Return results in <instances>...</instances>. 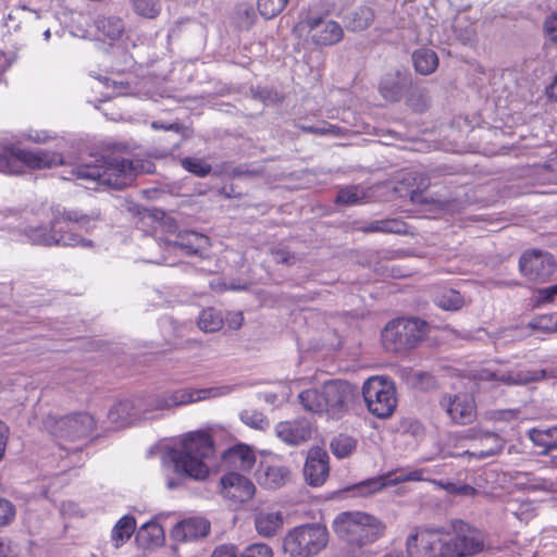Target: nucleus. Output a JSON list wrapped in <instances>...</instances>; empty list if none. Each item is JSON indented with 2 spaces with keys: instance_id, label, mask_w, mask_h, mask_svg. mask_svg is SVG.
I'll return each instance as SVG.
<instances>
[{
  "instance_id": "50",
  "label": "nucleus",
  "mask_w": 557,
  "mask_h": 557,
  "mask_svg": "<svg viewBox=\"0 0 557 557\" xmlns=\"http://www.w3.org/2000/svg\"><path fill=\"white\" fill-rule=\"evenodd\" d=\"M18 546L10 539H0V557H17Z\"/></svg>"
},
{
  "instance_id": "8",
  "label": "nucleus",
  "mask_w": 557,
  "mask_h": 557,
  "mask_svg": "<svg viewBox=\"0 0 557 557\" xmlns=\"http://www.w3.org/2000/svg\"><path fill=\"white\" fill-rule=\"evenodd\" d=\"M63 154L49 149H23L3 147L0 149V172L22 174L25 169L45 170L62 165Z\"/></svg>"
},
{
  "instance_id": "55",
  "label": "nucleus",
  "mask_w": 557,
  "mask_h": 557,
  "mask_svg": "<svg viewBox=\"0 0 557 557\" xmlns=\"http://www.w3.org/2000/svg\"><path fill=\"white\" fill-rule=\"evenodd\" d=\"M11 65L8 55L0 50V75H2Z\"/></svg>"
},
{
  "instance_id": "6",
  "label": "nucleus",
  "mask_w": 557,
  "mask_h": 557,
  "mask_svg": "<svg viewBox=\"0 0 557 557\" xmlns=\"http://www.w3.org/2000/svg\"><path fill=\"white\" fill-rule=\"evenodd\" d=\"M430 471L428 469H414L411 471L396 470L382 474L377 478L366 480L355 486L358 494L361 496H368L381 491L383 487L389 484H397L407 481H431L440 488L446 491L451 495H462L467 497H473L476 494V488L465 483H454L445 481L431 480L426 474Z\"/></svg>"
},
{
  "instance_id": "32",
  "label": "nucleus",
  "mask_w": 557,
  "mask_h": 557,
  "mask_svg": "<svg viewBox=\"0 0 557 557\" xmlns=\"http://www.w3.org/2000/svg\"><path fill=\"white\" fill-rule=\"evenodd\" d=\"M264 484L271 488H277L290 481L289 469L283 466H269L264 472Z\"/></svg>"
},
{
  "instance_id": "38",
  "label": "nucleus",
  "mask_w": 557,
  "mask_h": 557,
  "mask_svg": "<svg viewBox=\"0 0 557 557\" xmlns=\"http://www.w3.org/2000/svg\"><path fill=\"white\" fill-rule=\"evenodd\" d=\"M366 193L358 186H347L342 188L335 199L337 205L354 206L364 199Z\"/></svg>"
},
{
  "instance_id": "61",
  "label": "nucleus",
  "mask_w": 557,
  "mask_h": 557,
  "mask_svg": "<svg viewBox=\"0 0 557 557\" xmlns=\"http://www.w3.org/2000/svg\"><path fill=\"white\" fill-rule=\"evenodd\" d=\"M384 557H410V555L407 553H404L403 550H391L388 552Z\"/></svg>"
},
{
  "instance_id": "24",
  "label": "nucleus",
  "mask_w": 557,
  "mask_h": 557,
  "mask_svg": "<svg viewBox=\"0 0 557 557\" xmlns=\"http://www.w3.org/2000/svg\"><path fill=\"white\" fill-rule=\"evenodd\" d=\"M363 233H385L405 235L408 233V225L400 219H384L372 221L360 228Z\"/></svg>"
},
{
  "instance_id": "16",
  "label": "nucleus",
  "mask_w": 557,
  "mask_h": 557,
  "mask_svg": "<svg viewBox=\"0 0 557 557\" xmlns=\"http://www.w3.org/2000/svg\"><path fill=\"white\" fill-rule=\"evenodd\" d=\"M218 491L230 506L238 508L252 500L256 494V485L243 474L230 471L220 479Z\"/></svg>"
},
{
  "instance_id": "40",
  "label": "nucleus",
  "mask_w": 557,
  "mask_h": 557,
  "mask_svg": "<svg viewBox=\"0 0 557 557\" xmlns=\"http://www.w3.org/2000/svg\"><path fill=\"white\" fill-rule=\"evenodd\" d=\"M300 129L304 133L318 136L331 135L334 137H342L345 135V131L342 127L333 125L326 121H322L320 126L301 125Z\"/></svg>"
},
{
  "instance_id": "39",
  "label": "nucleus",
  "mask_w": 557,
  "mask_h": 557,
  "mask_svg": "<svg viewBox=\"0 0 557 557\" xmlns=\"http://www.w3.org/2000/svg\"><path fill=\"white\" fill-rule=\"evenodd\" d=\"M221 467L233 463L237 469L248 472L256 463V455H220Z\"/></svg>"
},
{
  "instance_id": "21",
  "label": "nucleus",
  "mask_w": 557,
  "mask_h": 557,
  "mask_svg": "<svg viewBox=\"0 0 557 557\" xmlns=\"http://www.w3.org/2000/svg\"><path fill=\"white\" fill-rule=\"evenodd\" d=\"M210 522L201 517H190L178 522L172 535L176 541L188 542L206 537L210 533Z\"/></svg>"
},
{
  "instance_id": "34",
  "label": "nucleus",
  "mask_w": 557,
  "mask_h": 557,
  "mask_svg": "<svg viewBox=\"0 0 557 557\" xmlns=\"http://www.w3.org/2000/svg\"><path fill=\"white\" fill-rule=\"evenodd\" d=\"M212 395L213 388L183 389L175 392L172 396V400L177 405H187L206 399Z\"/></svg>"
},
{
  "instance_id": "54",
  "label": "nucleus",
  "mask_w": 557,
  "mask_h": 557,
  "mask_svg": "<svg viewBox=\"0 0 557 557\" xmlns=\"http://www.w3.org/2000/svg\"><path fill=\"white\" fill-rule=\"evenodd\" d=\"M546 95L548 99L557 101V74L555 75L550 85L546 87Z\"/></svg>"
},
{
  "instance_id": "7",
  "label": "nucleus",
  "mask_w": 557,
  "mask_h": 557,
  "mask_svg": "<svg viewBox=\"0 0 557 557\" xmlns=\"http://www.w3.org/2000/svg\"><path fill=\"white\" fill-rule=\"evenodd\" d=\"M46 425L59 441L60 448L65 450H81L98 436L95 418L85 412L64 416Z\"/></svg>"
},
{
  "instance_id": "37",
  "label": "nucleus",
  "mask_w": 557,
  "mask_h": 557,
  "mask_svg": "<svg viewBox=\"0 0 557 557\" xmlns=\"http://www.w3.org/2000/svg\"><path fill=\"white\" fill-rule=\"evenodd\" d=\"M181 165L197 177H206L212 171L211 164L201 158L186 157L181 160Z\"/></svg>"
},
{
  "instance_id": "43",
  "label": "nucleus",
  "mask_w": 557,
  "mask_h": 557,
  "mask_svg": "<svg viewBox=\"0 0 557 557\" xmlns=\"http://www.w3.org/2000/svg\"><path fill=\"white\" fill-rule=\"evenodd\" d=\"M257 14L251 5H243L237 11V23L242 29H250L256 23Z\"/></svg>"
},
{
  "instance_id": "26",
  "label": "nucleus",
  "mask_w": 557,
  "mask_h": 557,
  "mask_svg": "<svg viewBox=\"0 0 557 557\" xmlns=\"http://www.w3.org/2000/svg\"><path fill=\"white\" fill-rule=\"evenodd\" d=\"M414 69L421 75L433 73L438 66V57L435 51L429 48H420L412 54Z\"/></svg>"
},
{
  "instance_id": "58",
  "label": "nucleus",
  "mask_w": 557,
  "mask_h": 557,
  "mask_svg": "<svg viewBox=\"0 0 557 557\" xmlns=\"http://www.w3.org/2000/svg\"><path fill=\"white\" fill-rule=\"evenodd\" d=\"M410 200L413 203H428V200L423 198L422 193L416 189L410 191Z\"/></svg>"
},
{
  "instance_id": "25",
  "label": "nucleus",
  "mask_w": 557,
  "mask_h": 557,
  "mask_svg": "<svg viewBox=\"0 0 557 557\" xmlns=\"http://www.w3.org/2000/svg\"><path fill=\"white\" fill-rule=\"evenodd\" d=\"M433 301L437 307L450 311L459 310L465 304L458 290L447 287L437 288L433 294Z\"/></svg>"
},
{
  "instance_id": "44",
  "label": "nucleus",
  "mask_w": 557,
  "mask_h": 557,
  "mask_svg": "<svg viewBox=\"0 0 557 557\" xmlns=\"http://www.w3.org/2000/svg\"><path fill=\"white\" fill-rule=\"evenodd\" d=\"M240 555L242 557H273V550L268 544L253 543L248 545Z\"/></svg>"
},
{
  "instance_id": "53",
  "label": "nucleus",
  "mask_w": 557,
  "mask_h": 557,
  "mask_svg": "<svg viewBox=\"0 0 557 557\" xmlns=\"http://www.w3.org/2000/svg\"><path fill=\"white\" fill-rule=\"evenodd\" d=\"M10 435L9 426L0 420V453L5 451L7 443Z\"/></svg>"
},
{
  "instance_id": "2",
  "label": "nucleus",
  "mask_w": 557,
  "mask_h": 557,
  "mask_svg": "<svg viewBox=\"0 0 557 557\" xmlns=\"http://www.w3.org/2000/svg\"><path fill=\"white\" fill-rule=\"evenodd\" d=\"M252 453L247 444L238 443L223 425L206 424L186 432L177 438L161 441L157 453Z\"/></svg>"
},
{
  "instance_id": "4",
  "label": "nucleus",
  "mask_w": 557,
  "mask_h": 557,
  "mask_svg": "<svg viewBox=\"0 0 557 557\" xmlns=\"http://www.w3.org/2000/svg\"><path fill=\"white\" fill-rule=\"evenodd\" d=\"M293 34L305 38L317 47H331L341 42L344 38L342 25L330 17V11L320 4H310L304 8L297 22L294 24Z\"/></svg>"
},
{
  "instance_id": "63",
  "label": "nucleus",
  "mask_w": 557,
  "mask_h": 557,
  "mask_svg": "<svg viewBox=\"0 0 557 557\" xmlns=\"http://www.w3.org/2000/svg\"><path fill=\"white\" fill-rule=\"evenodd\" d=\"M484 437H485L486 440H493V441H495V442H497V441L499 440V438H498V436H497L496 434H494V433H490V432H486V433L484 434Z\"/></svg>"
},
{
  "instance_id": "5",
  "label": "nucleus",
  "mask_w": 557,
  "mask_h": 557,
  "mask_svg": "<svg viewBox=\"0 0 557 557\" xmlns=\"http://www.w3.org/2000/svg\"><path fill=\"white\" fill-rule=\"evenodd\" d=\"M336 535L354 547H363L383 536L385 525L377 518L361 511H345L333 521Z\"/></svg>"
},
{
  "instance_id": "49",
  "label": "nucleus",
  "mask_w": 557,
  "mask_h": 557,
  "mask_svg": "<svg viewBox=\"0 0 557 557\" xmlns=\"http://www.w3.org/2000/svg\"><path fill=\"white\" fill-rule=\"evenodd\" d=\"M211 557H242L233 544H222L214 548Z\"/></svg>"
},
{
  "instance_id": "11",
  "label": "nucleus",
  "mask_w": 557,
  "mask_h": 557,
  "mask_svg": "<svg viewBox=\"0 0 557 557\" xmlns=\"http://www.w3.org/2000/svg\"><path fill=\"white\" fill-rule=\"evenodd\" d=\"M366 406L373 416L385 419L397 408V391L394 382L385 376L373 375L362 385Z\"/></svg>"
},
{
  "instance_id": "52",
  "label": "nucleus",
  "mask_w": 557,
  "mask_h": 557,
  "mask_svg": "<svg viewBox=\"0 0 557 557\" xmlns=\"http://www.w3.org/2000/svg\"><path fill=\"white\" fill-rule=\"evenodd\" d=\"M545 376V371L541 370L534 373L532 376H519L517 380L511 377H502V381L507 384H527L529 382L541 380Z\"/></svg>"
},
{
  "instance_id": "12",
  "label": "nucleus",
  "mask_w": 557,
  "mask_h": 557,
  "mask_svg": "<svg viewBox=\"0 0 557 557\" xmlns=\"http://www.w3.org/2000/svg\"><path fill=\"white\" fill-rule=\"evenodd\" d=\"M447 540L444 528H417L406 540V550L410 557H449Z\"/></svg>"
},
{
  "instance_id": "47",
  "label": "nucleus",
  "mask_w": 557,
  "mask_h": 557,
  "mask_svg": "<svg viewBox=\"0 0 557 557\" xmlns=\"http://www.w3.org/2000/svg\"><path fill=\"white\" fill-rule=\"evenodd\" d=\"M543 32L550 42L557 45V12L546 16L543 24Z\"/></svg>"
},
{
  "instance_id": "20",
  "label": "nucleus",
  "mask_w": 557,
  "mask_h": 557,
  "mask_svg": "<svg viewBox=\"0 0 557 557\" xmlns=\"http://www.w3.org/2000/svg\"><path fill=\"white\" fill-rule=\"evenodd\" d=\"M173 247L180 249L186 256H197L205 259L208 257V252L211 248V240L205 234L185 231L177 235Z\"/></svg>"
},
{
  "instance_id": "27",
  "label": "nucleus",
  "mask_w": 557,
  "mask_h": 557,
  "mask_svg": "<svg viewBox=\"0 0 557 557\" xmlns=\"http://www.w3.org/2000/svg\"><path fill=\"white\" fill-rule=\"evenodd\" d=\"M403 74L400 71L385 75L380 83V94L391 102L399 100L403 90Z\"/></svg>"
},
{
  "instance_id": "10",
  "label": "nucleus",
  "mask_w": 557,
  "mask_h": 557,
  "mask_svg": "<svg viewBox=\"0 0 557 557\" xmlns=\"http://www.w3.org/2000/svg\"><path fill=\"white\" fill-rule=\"evenodd\" d=\"M329 543V531L320 523H306L289 530L283 539L284 553L289 557H313Z\"/></svg>"
},
{
  "instance_id": "14",
  "label": "nucleus",
  "mask_w": 557,
  "mask_h": 557,
  "mask_svg": "<svg viewBox=\"0 0 557 557\" xmlns=\"http://www.w3.org/2000/svg\"><path fill=\"white\" fill-rule=\"evenodd\" d=\"M556 269L554 256L541 249H528L519 259V271L528 282L545 283L553 276Z\"/></svg>"
},
{
  "instance_id": "33",
  "label": "nucleus",
  "mask_w": 557,
  "mask_h": 557,
  "mask_svg": "<svg viewBox=\"0 0 557 557\" xmlns=\"http://www.w3.org/2000/svg\"><path fill=\"white\" fill-rule=\"evenodd\" d=\"M198 326L207 333H213L223 326V319L214 309L207 308L199 314Z\"/></svg>"
},
{
  "instance_id": "48",
  "label": "nucleus",
  "mask_w": 557,
  "mask_h": 557,
  "mask_svg": "<svg viewBox=\"0 0 557 557\" xmlns=\"http://www.w3.org/2000/svg\"><path fill=\"white\" fill-rule=\"evenodd\" d=\"M276 263L293 265L296 261L295 253L286 247H277L271 250Z\"/></svg>"
},
{
  "instance_id": "35",
  "label": "nucleus",
  "mask_w": 557,
  "mask_h": 557,
  "mask_svg": "<svg viewBox=\"0 0 557 557\" xmlns=\"http://www.w3.org/2000/svg\"><path fill=\"white\" fill-rule=\"evenodd\" d=\"M375 14L370 7L362 5L358 8L349 21V27L352 30L367 29L374 21Z\"/></svg>"
},
{
  "instance_id": "62",
  "label": "nucleus",
  "mask_w": 557,
  "mask_h": 557,
  "mask_svg": "<svg viewBox=\"0 0 557 557\" xmlns=\"http://www.w3.org/2000/svg\"><path fill=\"white\" fill-rule=\"evenodd\" d=\"M417 377L419 379V381H422V380H428V381H433V376L429 373H419L417 374Z\"/></svg>"
},
{
  "instance_id": "60",
  "label": "nucleus",
  "mask_w": 557,
  "mask_h": 557,
  "mask_svg": "<svg viewBox=\"0 0 557 557\" xmlns=\"http://www.w3.org/2000/svg\"><path fill=\"white\" fill-rule=\"evenodd\" d=\"M498 414H499V417H498L499 419H503V418L504 419H508V418L516 419L518 416V411L517 410H505V411H499Z\"/></svg>"
},
{
  "instance_id": "31",
  "label": "nucleus",
  "mask_w": 557,
  "mask_h": 557,
  "mask_svg": "<svg viewBox=\"0 0 557 557\" xmlns=\"http://www.w3.org/2000/svg\"><path fill=\"white\" fill-rule=\"evenodd\" d=\"M97 28L110 39H119L125 30L124 22L119 16H102L97 21Z\"/></svg>"
},
{
  "instance_id": "57",
  "label": "nucleus",
  "mask_w": 557,
  "mask_h": 557,
  "mask_svg": "<svg viewBox=\"0 0 557 557\" xmlns=\"http://www.w3.org/2000/svg\"><path fill=\"white\" fill-rule=\"evenodd\" d=\"M264 422L265 419L261 413H255L252 414V421L247 423L252 425L253 428L261 429Z\"/></svg>"
},
{
  "instance_id": "64",
  "label": "nucleus",
  "mask_w": 557,
  "mask_h": 557,
  "mask_svg": "<svg viewBox=\"0 0 557 557\" xmlns=\"http://www.w3.org/2000/svg\"><path fill=\"white\" fill-rule=\"evenodd\" d=\"M144 528L145 529H151V530H153V531H156L158 533H162L161 528L159 525H157V524H148V525H145Z\"/></svg>"
},
{
  "instance_id": "28",
  "label": "nucleus",
  "mask_w": 557,
  "mask_h": 557,
  "mask_svg": "<svg viewBox=\"0 0 557 557\" xmlns=\"http://www.w3.org/2000/svg\"><path fill=\"white\" fill-rule=\"evenodd\" d=\"M136 530V519L131 515H125L117 520L111 531V540L115 547L122 546L131 539Z\"/></svg>"
},
{
  "instance_id": "22",
  "label": "nucleus",
  "mask_w": 557,
  "mask_h": 557,
  "mask_svg": "<svg viewBox=\"0 0 557 557\" xmlns=\"http://www.w3.org/2000/svg\"><path fill=\"white\" fill-rule=\"evenodd\" d=\"M329 474V455H308L304 467V475L310 486L318 487L323 485Z\"/></svg>"
},
{
  "instance_id": "45",
  "label": "nucleus",
  "mask_w": 557,
  "mask_h": 557,
  "mask_svg": "<svg viewBox=\"0 0 557 557\" xmlns=\"http://www.w3.org/2000/svg\"><path fill=\"white\" fill-rule=\"evenodd\" d=\"M407 104L412 111L422 113L429 108V99L423 91H414L408 97Z\"/></svg>"
},
{
  "instance_id": "3",
  "label": "nucleus",
  "mask_w": 557,
  "mask_h": 557,
  "mask_svg": "<svg viewBox=\"0 0 557 557\" xmlns=\"http://www.w3.org/2000/svg\"><path fill=\"white\" fill-rule=\"evenodd\" d=\"M143 170L141 161L124 158L120 151L111 150L101 154L95 163L77 165L73 174L78 180L95 184L96 188L122 189L129 186Z\"/></svg>"
},
{
  "instance_id": "36",
  "label": "nucleus",
  "mask_w": 557,
  "mask_h": 557,
  "mask_svg": "<svg viewBox=\"0 0 557 557\" xmlns=\"http://www.w3.org/2000/svg\"><path fill=\"white\" fill-rule=\"evenodd\" d=\"M288 2L289 0H258L257 8L261 16L271 20L281 14Z\"/></svg>"
},
{
  "instance_id": "59",
  "label": "nucleus",
  "mask_w": 557,
  "mask_h": 557,
  "mask_svg": "<svg viewBox=\"0 0 557 557\" xmlns=\"http://www.w3.org/2000/svg\"><path fill=\"white\" fill-rule=\"evenodd\" d=\"M549 487L550 483L546 480H541L540 482L530 485V490L532 491H547Z\"/></svg>"
},
{
  "instance_id": "17",
  "label": "nucleus",
  "mask_w": 557,
  "mask_h": 557,
  "mask_svg": "<svg viewBox=\"0 0 557 557\" xmlns=\"http://www.w3.org/2000/svg\"><path fill=\"white\" fill-rule=\"evenodd\" d=\"M449 418L457 424H470L476 418V405L473 396L459 393L454 396L446 395L441 400Z\"/></svg>"
},
{
  "instance_id": "41",
  "label": "nucleus",
  "mask_w": 557,
  "mask_h": 557,
  "mask_svg": "<svg viewBox=\"0 0 557 557\" xmlns=\"http://www.w3.org/2000/svg\"><path fill=\"white\" fill-rule=\"evenodd\" d=\"M332 453H354L357 448V440L346 433L335 435L330 442Z\"/></svg>"
},
{
  "instance_id": "15",
  "label": "nucleus",
  "mask_w": 557,
  "mask_h": 557,
  "mask_svg": "<svg viewBox=\"0 0 557 557\" xmlns=\"http://www.w3.org/2000/svg\"><path fill=\"white\" fill-rule=\"evenodd\" d=\"M174 470L197 481L221 470L220 455H172Z\"/></svg>"
},
{
  "instance_id": "1",
  "label": "nucleus",
  "mask_w": 557,
  "mask_h": 557,
  "mask_svg": "<svg viewBox=\"0 0 557 557\" xmlns=\"http://www.w3.org/2000/svg\"><path fill=\"white\" fill-rule=\"evenodd\" d=\"M50 226H29L24 230L25 236L34 245L46 247H91L92 242L79 233H89L92 222L100 219V213L89 215L78 210H70L60 205L52 206Z\"/></svg>"
},
{
  "instance_id": "56",
  "label": "nucleus",
  "mask_w": 557,
  "mask_h": 557,
  "mask_svg": "<svg viewBox=\"0 0 557 557\" xmlns=\"http://www.w3.org/2000/svg\"><path fill=\"white\" fill-rule=\"evenodd\" d=\"M151 126L153 129L176 131V132L180 129V127L176 124L164 125L157 121L152 122Z\"/></svg>"
},
{
  "instance_id": "9",
  "label": "nucleus",
  "mask_w": 557,
  "mask_h": 557,
  "mask_svg": "<svg viewBox=\"0 0 557 557\" xmlns=\"http://www.w3.org/2000/svg\"><path fill=\"white\" fill-rule=\"evenodd\" d=\"M429 324L418 318H397L389 321L381 338L386 351L404 354L418 346L428 335Z\"/></svg>"
},
{
  "instance_id": "42",
  "label": "nucleus",
  "mask_w": 557,
  "mask_h": 557,
  "mask_svg": "<svg viewBox=\"0 0 557 557\" xmlns=\"http://www.w3.org/2000/svg\"><path fill=\"white\" fill-rule=\"evenodd\" d=\"M134 11L146 18H154L161 12L159 0H134Z\"/></svg>"
},
{
  "instance_id": "29",
  "label": "nucleus",
  "mask_w": 557,
  "mask_h": 557,
  "mask_svg": "<svg viewBox=\"0 0 557 557\" xmlns=\"http://www.w3.org/2000/svg\"><path fill=\"white\" fill-rule=\"evenodd\" d=\"M529 438L534 445L542 447L543 453L557 449V426L546 430L531 429L529 431Z\"/></svg>"
},
{
  "instance_id": "23",
  "label": "nucleus",
  "mask_w": 557,
  "mask_h": 557,
  "mask_svg": "<svg viewBox=\"0 0 557 557\" xmlns=\"http://www.w3.org/2000/svg\"><path fill=\"white\" fill-rule=\"evenodd\" d=\"M255 527L259 535L274 536L283 527V515L280 511H260L256 515Z\"/></svg>"
},
{
  "instance_id": "46",
  "label": "nucleus",
  "mask_w": 557,
  "mask_h": 557,
  "mask_svg": "<svg viewBox=\"0 0 557 557\" xmlns=\"http://www.w3.org/2000/svg\"><path fill=\"white\" fill-rule=\"evenodd\" d=\"M15 515V506L10 500L0 497V527L10 524Z\"/></svg>"
},
{
  "instance_id": "30",
  "label": "nucleus",
  "mask_w": 557,
  "mask_h": 557,
  "mask_svg": "<svg viewBox=\"0 0 557 557\" xmlns=\"http://www.w3.org/2000/svg\"><path fill=\"white\" fill-rule=\"evenodd\" d=\"M300 404L307 411L321 413L326 411V403L323 389L309 388L301 392L298 396Z\"/></svg>"
},
{
  "instance_id": "13",
  "label": "nucleus",
  "mask_w": 557,
  "mask_h": 557,
  "mask_svg": "<svg viewBox=\"0 0 557 557\" xmlns=\"http://www.w3.org/2000/svg\"><path fill=\"white\" fill-rule=\"evenodd\" d=\"M447 544L449 557H470L483 552L485 535L462 520H454Z\"/></svg>"
},
{
  "instance_id": "51",
  "label": "nucleus",
  "mask_w": 557,
  "mask_h": 557,
  "mask_svg": "<svg viewBox=\"0 0 557 557\" xmlns=\"http://www.w3.org/2000/svg\"><path fill=\"white\" fill-rule=\"evenodd\" d=\"M557 296V284L548 286L546 288H541L537 290V305L547 304L554 300Z\"/></svg>"
},
{
  "instance_id": "19",
  "label": "nucleus",
  "mask_w": 557,
  "mask_h": 557,
  "mask_svg": "<svg viewBox=\"0 0 557 557\" xmlns=\"http://www.w3.org/2000/svg\"><path fill=\"white\" fill-rule=\"evenodd\" d=\"M326 403V411L333 413L341 411L350 403L356 393V388L350 383L343 380H331L322 386Z\"/></svg>"
},
{
  "instance_id": "18",
  "label": "nucleus",
  "mask_w": 557,
  "mask_h": 557,
  "mask_svg": "<svg viewBox=\"0 0 557 557\" xmlns=\"http://www.w3.org/2000/svg\"><path fill=\"white\" fill-rule=\"evenodd\" d=\"M313 432V425L305 418L281 421L275 425L276 436L290 446L308 442Z\"/></svg>"
}]
</instances>
